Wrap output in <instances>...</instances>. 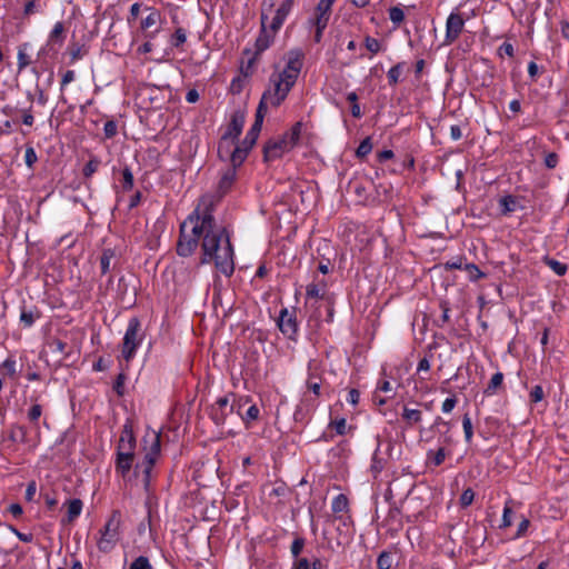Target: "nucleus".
I'll return each mask as SVG.
<instances>
[{"mask_svg": "<svg viewBox=\"0 0 569 569\" xmlns=\"http://www.w3.org/2000/svg\"><path fill=\"white\" fill-rule=\"evenodd\" d=\"M200 246L202 264H214L226 277L234 270L233 249L226 228L217 223L203 200L182 222L177 252L181 257L191 256Z\"/></svg>", "mask_w": 569, "mask_h": 569, "instance_id": "f257e3e1", "label": "nucleus"}, {"mask_svg": "<svg viewBox=\"0 0 569 569\" xmlns=\"http://www.w3.org/2000/svg\"><path fill=\"white\" fill-rule=\"evenodd\" d=\"M136 440L132 430L126 426L120 435L116 470L126 481L141 485L149 490L151 470L160 455V433L148 429L142 438V460L136 461Z\"/></svg>", "mask_w": 569, "mask_h": 569, "instance_id": "f03ea898", "label": "nucleus"}, {"mask_svg": "<svg viewBox=\"0 0 569 569\" xmlns=\"http://www.w3.org/2000/svg\"><path fill=\"white\" fill-rule=\"evenodd\" d=\"M301 68V52L290 51L286 57L284 67L271 74L257 109L254 131L262 127L263 118L269 109L279 107L286 100L300 74Z\"/></svg>", "mask_w": 569, "mask_h": 569, "instance_id": "7ed1b4c3", "label": "nucleus"}, {"mask_svg": "<svg viewBox=\"0 0 569 569\" xmlns=\"http://www.w3.org/2000/svg\"><path fill=\"white\" fill-rule=\"evenodd\" d=\"M293 0H263L261 12L262 30L257 39L258 51H263L273 41L274 34L292 8Z\"/></svg>", "mask_w": 569, "mask_h": 569, "instance_id": "20e7f679", "label": "nucleus"}, {"mask_svg": "<svg viewBox=\"0 0 569 569\" xmlns=\"http://www.w3.org/2000/svg\"><path fill=\"white\" fill-rule=\"evenodd\" d=\"M261 128L254 131V124L246 134V138L241 143H237V140L229 139L222 136L219 147L218 154L222 160L230 161L231 166L239 167L244 161L249 150L256 143Z\"/></svg>", "mask_w": 569, "mask_h": 569, "instance_id": "39448f33", "label": "nucleus"}, {"mask_svg": "<svg viewBox=\"0 0 569 569\" xmlns=\"http://www.w3.org/2000/svg\"><path fill=\"white\" fill-rule=\"evenodd\" d=\"M121 515L114 511L100 530L97 540L98 549L102 552L111 551L120 540Z\"/></svg>", "mask_w": 569, "mask_h": 569, "instance_id": "423d86ee", "label": "nucleus"}, {"mask_svg": "<svg viewBox=\"0 0 569 569\" xmlns=\"http://www.w3.org/2000/svg\"><path fill=\"white\" fill-rule=\"evenodd\" d=\"M300 127V123H297L290 133L280 139L269 141L264 147V159L271 161L288 152L299 138Z\"/></svg>", "mask_w": 569, "mask_h": 569, "instance_id": "0eeeda50", "label": "nucleus"}, {"mask_svg": "<svg viewBox=\"0 0 569 569\" xmlns=\"http://www.w3.org/2000/svg\"><path fill=\"white\" fill-rule=\"evenodd\" d=\"M142 339L139 320L137 318L130 319L123 337L121 352L126 361H130L134 357L137 349L142 343Z\"/></svg>", "mask_w": 569, "mask_h": 569, "instance_id": "6e6552de", "label": "nucleus"}, {"mask_svg": "<svg viewBox=\"0 0 569 569\" xmlns=\"http://www.w3.org/2000/svg\"><path fill=\"white\" fill-rule=\"evenodd\" d=\"M251 402L249 397H241L237 401L230 405L229 397L219 398L213 407V419L217 423L223 422V416L228 412H232L234 409L238 415H241V410L246 405Z\"/></svg>", "mask_w": 569, "mask_h": 569, "instance_id": "1a4fd4ad", "label": "nucleus"}, {"mask_svg": "<svg viewBox=\"0 0 569 569\" xmlns=\"http://www.w3.org/2000/svg\"><path fill=\"white\" fill-rule=\"evenodd\" d=\"M465 18L458 11H452L446 21V36L445 43L451 44L453 43L462 32L465 28Z\"/></svg>", "mask_w": 569, "mask_h": 569, "instance_id": "9d476101", "label": "nucleus"}, {"mask_svg": "<svg viewBox=\"0 0 569 569\" xmlns=\"http://www.w3.org/2000/svg\"><path fill=\"white\" fill-rule=\"evenodd\" d=\"M397 393V386L390 380L382 378L377 382L372 401L377 406H383L388 400L392 399Z\"/></svg>", "mask_w": 569, "mask_h": 569, "instance_id": "9b49d317", "label": "nucleus"}, {"mask_svg": "<svg viewBox=\"0 0 569 569\" xmlns=\"http://www.w3.org/2000/svg\"><path fill=\"white\" fill-rule=\"evenodd\" d=\"M278 327L284 336L293 339L298 330L295 312L288 309H282L278 319Z\"/></svg>", "mask_w": 569, "mask_h": 569, "instance_id": "f8f14e48", "label": "nucleus"}, {"mask_svg": "<svg viewBox=\"0 0 569 569\" xmlns=\"http://www.w3.org/2000/svg\"><path fill=\"white\" fill-rule=\"evenodd\" d=\"M335 0H320L316 9V38L320 39L322 30L327 27L329 21V12Z\"/></svg>", "mask_w": 569, "mask_h": 569, "instance_id": "ddd939ff", "label": "nucleus"}, {"mask_svg": "<svg viewBox=\"0 0 569 569\" xmlns=\"http://www.w3.org/2000/svg\"><path fill=\"white\" fill-rule=\"evenodd\" d=\"M243 126L244 116L242 113H234L223 137L237 140L243 129Z\"/></svg>", "mask_w": 569, "mask_h": 569, "instance_id": "4468645a", "label": "nucleus"}, {"mask_svg": "<svg viewBox=\"0 0 569 569\" xmlns=\"http://www.w3.org/2000/svg\"><path fill=\"white\" fill-rule=\"evenodd\" d=\"M63 31H64V28H63V24L62 22H57L54 26H53V29L51 30L49 37H48V44L50 46H54V44H59L61 46L63 43Z\"/></svg>", "mask_w": 569, "mask_h": 569, "instance_id": "2eb2a0df", "label": "nucleus"}, {"mask_svg": "<svg viewBox=\"0 0 569 569\" xmlns=\"http://www.w3.org/2000/svg\"><path fill=\"white\" fill-rule=\"evenodd\" d=\"M236 168L237 167L231 166L223 172V174L220 179V182H219V189L222 192H226L231 187V184L236 178Z\"/></svg>", "mask_w": 569, "mask_h": 569, "instance_id": "dca6fc26", "label": "nucleus"}, {"mask_svg": "<svg viewBox=\"0 0 569 569\" xmlns=\"http://www.w3.org/2000/svg\"><path fill=\"white\" fill-rule=\"evenodd\" d=\"M542 262L549 267L557 276H563L567 272V266L553 258L545 256Z\"/></svg>", "mask_w": 569, "mask_h": 569, "instance_id": "f3484780", "label": "nucleus"}, {"mask_svg": "<svg viewBox=\"0 0 569 569\" xmlns=\"http://www.w3.org/2000/svg\"><path fill=\"white\" fill-rule=\"evenodd\" d=\"M402 418L407 421L409 426H412L421 421L422 413L418 409L405 407L402 411Z\"/></svg>", "mask_w": 569, "mask_h": 569, "instance_id": "a211bd4d", "label": "nucleus"}, {"mask_svg": "<svg viewBox=\"0 0 569 569\" xmlns=\"http://www.w3.org/2000/svg\"><path fill=\"white\" fill-rule=\"evenodd\" d=\"M68 521H73L82 511V501L80 499H72L68 501Z\"/></svg>", "mask_w": 569, "mask_h": 569, "instance_id": "6ab92c4d", "label": "nucleus"}, {"mask_svg": "<svg viewBox=\"0 0 569 569\" xmlns=\"http://www.w3.org/2000/svg\"><path fill=\"white\" fill-rule=\"evenodd\" d=\"M503 381V375L501 372L495 373L489 383L488 387L485 390V393L488 396L495 395L497 390L502 386Z\"/></svg>", "mask_w": 569, "mask_h": 569, "instance_id": "aec40b11", "label": "nucleus"}, {"mask_svg": "<svg viewBox=\"0 0 569 569\" xmlns=\"http://www.w3.org/2000/svg\"><path fill=\"white\" fill-rule=\"evenodd\" d=\"M27 49H28V43H24V44L20 46L19 49H18L17 58H18V69H19V71H22L31 62L30 56L27 53Z\"/></svg>", "mask_w": 569, "mask_h": 569, "instance_id": "412c9836", "label": "nucleus"}, {"mask_svg": "<svg viewBox=\"0 0 569 569\" xmlns=\"http://www.w3.org/2000/svg\"><path fill=\"white\" fill-rule=\"evenodd\" d=\"M160 13L156 10H151L149 14L141 21V29L148 30L149 28L158 26L160 22Z\"/></svg>", "mask_w": 569, "mask_h": 569, "instance_id": "4be33fe9", "label": "nucleus"}, {"mask_svg": "<svg viewBox=\"0 0 569 569\" xmlns=\"http://www.w3.org/2000/svg\"><path fill=\"white\" fill-rule=\"evenodd\" d=\"M260 410L256 405H250L244 413L241 412V419L243 422L249 426L252 421H256L259 418Z\"/></svg>", "mask_w": 569, "mask_h": 569, "instance_id": "5701e85b", "label": "nucleus"}, {"mask_svg": "<svg viewBox=\"0 0 569 569\" xmlns=\"http://www.w3.org/2000/svg\"><path fill=\"white\" fill-rule=\"evenodd\" d=\"M113 257L114 253L111 249H107L102 252L100 258V268L103 274L110 271V264Z\"/></svg>", "mask_w": 569, "mask_h": 569, "instance_id": "b1692460", "label": "nucleus"}, {"mask_svg": "<svg viewBox=\"0 0 569 569\" xmlns=\"http://www.w3.org/2000/svg\"><path fill=\"white\" fill-rule=\"evenodd\" d=\"M543 154V164L548 169H555L559 162V156L556 152H548L547 150H542Z\"/></svg>", "mask_w": 569, "mask_h": 569, "instance_id": "393cba45", "label": "nucleus"}, {"mask_svg": "<svg viewBox=\"0 0 569 569\" xmlns=\"http://www.w3.org/2000/svg\"><path fill=\"white\" fill-rule=\"evenodd\" d=\"M372 150V143H371V140L370 138H366L365 140H362L359 144V147L357 148V156L359 158H362V157H366L367 154H369Z\"/></svg>", "mask_w": 569, "mask_h": 569, "instance_id": "a878e982", "label": "nucleus"}, {"mask_svg": "<svg viewBox=\"0 0 569 569\" xmlns=\"http://www.w3.org/2000/svg\"><path fill=\"white\" fill-rule=\"evenodd\" d=\"M389 18L391 20L392 23L395 24H399L403 21L405 19V12L401 8L399 7H392L390 8L389 10Z\"/></svg>", "mask_w": 569, "mask_h": 569, "instance_id": "bb28decb", "label": "nucleus"}, {"mask_svg": "<svg viewBox=\"0 0 569 569\" xmlns=\"http://www.w3.org/2000/svg\"><path fill=\"white\" fill-rule=\"evenodd\" d=\"M499 203H500L501 211L505 213L511 212L516 209V201L510 196L501 198Z\"/></svg>", "mask_w": 569, "mask_h": 569, "instance_id": "cd10ccee", "label": "nucleus"}, {"mask_svg": "<svg viewBox=\"0 0 569 569\" xmlns=\"http://www.w3.org/2000/svg\"><path fill=\"white\" fill-rule=\"evenodd\" d=\"M428 459H430L435 466H440L446 459L445 449L440 448L436 452L429 451Z\"/></svg>", "mask_w": 569, "mask_h": 569, "instance_id": "c85d7f7f", "label": "nucleus"}, {"mask_svg": "<svg viewBox=\"0 0 569 569\" xmlns=\"http://www.w3.org/2000/svg\"><path fill=\"white\" fill-rule=\"evenodd\" d=\"M377 566L379 569H390L392 566V557L390 553L382 552L377 560Z\"/></svg>", "mask_w": 569, "mask_h": 569, "instance_id": "c756f323", "label": "nucleus"}, {"mask_svg": "<svg viewBox=\"0 0 569 569\" xmlns=\"http://www.w3.org/2000/svg\"><path fill=\"white\" fill-rule=\"evenodd\" d=\"M347 498L342 495H339L332 501V510L335 512H342L347 509Z\"/></svg>", "mask_w": 569, "mask_h": 569, "instance_id": "7c9ffc66", "label": "nucleus"}, {"mask_svg": "<svg viewBox=\"0 0 569 569\" xmlns=\"http://www.w3.org/2000/svg\"><path fill=\"white\" fill-rule=\"evenodd\" d=\"M473 499L475 492L472 491V489L468 488L461 493L459 501L461 507L466 508L472 503Z\"/></svg>", "mask_w": 569, "mask_h": 569, "instance_id": "2f4dec72", "label": "nucleus"}, {"mask_svg": "<svg viewBox=\"0 0 569 569\" xmlns=\"http://www.w3.org/2000/svg\"><path fill=\"white\" fill-rule=\"evenodd\" d=\"M365 46L372 53H378L381 50L380 41L371 37L366 38Z\"/></svg>", "mask_w": 569, "mask_h": 569, "instance_id": "473e14b6", "label": "nucleus"}, {"mask_svg": "<svg viewBox=\"0 0 569 569\" xmlns=\"http://www.w3.org/2000/svg\"><path fill=\"white\" fill-rule=\"evenodd\" d=\"M42 415V407L38 403L32 405L28 411V419L31 422H37Z\"/></svg>", "mask_w": 569, "mask_h": 569, "instance_id": "72a5a7b5", "label": "nucleus"}, {"mask_svg": "<svg viewBox=\"0 0 569 569\" xmlns=\"http://www.w3.org/2000/svg\"><path fill=\"white\" fill-rule=\"evenodd\" d=\"M38 160V157H37V153L34 151V149L32 147H28L26 149V153H24V161H26V164L29 167V168H32L33 164L37 162Z\"/></svg>", "mask_w": 569, "mask_h": 569, "instance_id": "f704fd0d", "label": "nucleus"}, {"mask_svg": "<svg viewBox=\"0 0 569 569\" xmlns=\"http://www.w3.org/2000/svg\"><path fill=\"white\" fill-rule=\"evenodd\" d=\"M1 368L10 377H13L16 375V361L11 358L6 359L2 362Z\"/></svg>", "mask_w": 569, "mask_h": 569, "instance_id": "c9c22d12", "label": "nucleus"}, {"mask_svg": "<svg viewBox=\"0 0 569 569\" xmlns=\"http://www.w3.org/2000/svg\"><path fill=\"white\" fill-rule=\"evenodd\" d=\"M401 76V67L399 64L392 67L388 71L389 82L396 84Z\"/></svg>", "mask_w": 569, "mask_h": 569, "instance_id": "e433bc0d", "label": "nucleus"}, {"mask_svg": "<svg viewBox=\"0 0 569 569\" xmlns=\"http://www.w3.org/2000/svg\"><path fill=\"white\" fill-rule=\"evenodd\" d=\"M330 426L335 428L338 435H345L347 431V421L345 418L331 421Z\"/></svg>", "mask_w": 569, "mask_h": 569, "instance_id": "4c0bfd02", "label": "nucleus"}, {"mask_svg": "<svg viewBox=\"0 0 569 569\" xmlns=\"http://www.w3.org/2000/svg\"><path fill=\"white\" fill-rule=\"evenodd\" d=\"M130 569H152L149 560L146 557L137 558Z\"/></svg>", "mask_w": 569, "mask_h": 569, "instance_id": "58836bf2", "label": "nucleus"}, {"mask_svg": "<svg viewBox=\"0 0 569 569\" xmlns=\"http://www.w3.org/2000/svg\"><path fill=\"white\" fill-rule=\"evenodd\" d=\"M99 163L100 162L97 159L90 160L83 168L84 176L90 177L93 174L98 170Z\"/></svg>", "mask_w": 569, "mask_h": 569, "instance_id": "ea45409f", "label": "nucleus"}, {"mask_svg": "<svg viewBox=\"0 0 569 569\" xmlns=\"http://www.w3.org/2000/svg\"><path fill=\"white\" fill-rule=\"evenodd\" d=\"M466 269L468 271L469 278L471 280H477L483 276V273L479 270V268L475 264H467Z\"/></svg>", "mask_w": 569, "mask_h": 569, "instance_id": "a19ab883", "label": "nucleus"}, {"mask_svg": "<svg viewBox=\"0 0 569 569\" xmlns=\"http://www.w3.org/2000/svg\"><path fill=\"white\" fill-rule=\"evenodd\" d=\"M457 405V399L455 397L447 398L441 406V410L445 413H449L453 410Z\"/></svg>", "mask_w": 569, "mask_h": 569, "instance_id": "79ce46f5", "label": "nucleus"}, {"mask_svg": "<svg viewBox=\"0 0 569 569\" xmlns=\"http://www.w3.org/2000/svg\"><path fill=\"white\" fill-rule=\"evenodd\" d=\"M462 427L465 431L466 439L469 441L472 438V423L469 417H465L462 420Z\"/></svg>", "mask_w": 569, "mask_h": 569, "instance_id": "37998d69", "label": "nucleus"}, {"mask_svg": "<svg viewBox=\"0 0 569 569\" xmlns=\"http://www.w3.org/2000/svg\"><path fill=\"white\" fill-rule=\"evenodd\" d=\"M103 131L107 138H111L117 133V124L113 121L104 123Z\"/></svg>", "mask_w": 569, "mask_h": 569, "instance_id": "c03bdc74", "label": "nucleus"}, {"mask_svg": "<svg viewBox=\"0 0 569 569\" xmlns=\"http://www.w3.org/2000/svg\"><path fill=\"white\" fill-rule=\"evenodd\" d=\"M511 525V509L506 505L503 508L501 527H509Z\"/></svg>", "mask_w": 569, "mask_h": 569, "instance_id": "a18cd8bd", "label": "nucleus"}, {"mask_svg": "<svg viewBox=\"0 0 569 569\" xmlns=\"http://www.w3.org/2000/svg\"><path fill=\"white\" fill-rule=\"evenodd\" d=\"M306 293H307L308 298H320L321 297V291L316 284H309L307 287Z\"/></svg>", "mask_w": 569, "mask_h": 569, "instance_id": "49530a36", "label": "nucleus"}, {"mask_svg": "<svg viewBox=\"0 0 569 569\" xmlns=\"http://www.w3.org/2000/svg\"><path fill=\"white\" fill-rule=\"evenodd\" d=\"M359 399H360V393L357 389H351L348 393V398H347V401L352 405V406H356L358 402H359Z\"/></svg>", "mask_w": 569, "mask_h": 569, "instance_id": "de8ad7c7", "label": "nucleus"}, {"mask_svg": "<svg viewBox=\"0 0 569 569\" xmlns=\"http://www.w3.org/2000/svg\"><path fill=\"white\" fill-rule=\"evenodd\" d=\"M37 11H38V6H37L36 1L31 0L26 3L24 9H23V14L30 16Z\"/></svg>", "mask_w": 569, "mask_h": 569, "instance_id": "09e8293b", "label": "nucleus"}, {"mask_svg": "<svg viewBox=\"0 0 569 569\" xmlns=\"http://www.w3.org/2000/svg\"><path fill=\"white\" fill-rule=\"evenodd\" d=\"M186 40H187L186 32L182 29H178L174 32V46H180L183 42H186Z\"/></svg>", "mask_w": 569, "mask_h": 569, "instance_id": "8fccbe9b", "label": "nucleus"}, {"mask_svg": "<svg viewBox=\"0 0 569 569\" xmlns=\"http://www.w3.org/2000/svg\"><path fill=\"white\" fill-rule=\"evenodd\" d=\"M76 78V73L73 70H68L67 72H64L63 77H62V81H61V87H66L67 84H69L70 82H72Z\"/></svg>", "mask_w": 569, "mask_h": 569, "instance_id": "3c124183", "label": "nucleus"}, {"mask_svg": "<svg viewBox=\"0 0 569 569\" xmlns=\"http://www.w3.org/2000/svg\"><path fill=\"white\" fill-rule=\"evenodd\" d=\"M21 322H23L26 326L30 327L34 322L33 315L31 312L23 311L20 316Z\"/></svg>", "mask_w": 569, "mask_h": 569, "instance_id": "603ef678", "label": "nucleus"}, {"mask_svg": "<svg viewBox=\"0 0 569 569\" xmlns=\"http://www.w3.org/2000/svg\"><path fill=\"white\" fill-rule=\"evenodd\" d=\"M303 548V541L300 540V539H296L293 542H292V546H291V552L295 557H297L301 550Z\"/></svg>", "mask_w": 569, "mask_h": 569, "instance_id": "864d4df0", "label": "nucleus"}, {"mask_svg": "<svg viewBox=\"0 0 569 569\" xmlns=\"http://www.w3.org/2000/svg\"><path fill=\"white\" fill-rule=\"evenodd\" d=\"M293 569H310V562L306 558L297 559Z\"/></svg>", "mask_w": 569, "mask_h": 569, "instance_id": "5fc2aeb1", "label": "nucleus"}, {"mask_svg": "<svg viewBox=\"0 0 569 569\" xmlns=\"http://www.w3.org/2000/svg\"><path fill=\"white\" fill-rule=\"evenodd\" d=\"M430 362L427 358H423L419 361L418 363V367H417V371L418 372H421V371H429L430 370Z\"/></svg>", "mask_w": 569, "mask_h": 569, "instance_id": "6e6d98bb", "label": "nucleus"}, {"mask_svg": "<svg viewBox=\"0 0 569 569\" xmlns=\"http://www.w3.org/2000/svg\"><path fill=\"white\" fill-rule=\"evenodd\" d=\"M198 99H199V93L197 92V90H189L187 92L186 100L189 103H194L198 101Z\"/></svg>", "mask_w": 569, "mask_h": 569, "instance_id": "4d7b16f0", "label": "nucleus"}, {"mask_svg": "<svg viewBox=\"0 0 569 569\" xmlns=\"http://www.w3.org/2000/svg\"><path fill=\"white\" fill-rule=\"evenodd\" d=\"M450 133H451V138L453 140H458V139L461 138V130H460V128L458 126H452L450 128Z\"/></svg>", "mask_w": 569, "mask_h": 569, "instance_id": "13d9d810", "label": "nucleus"}, {"mask_svg": "<svg viewBox=\"0 0 569 569\" xmlns=\"http://www.w3.org/2000/svg\"><path fill=\"white\" fill-rule=\"evenodd\" d=\"M151 50H152V44H151V42H150V41L144 42V43H143V44H141V46L139 47V49H138V51H139L140 53H143V54L149 53Z\"/></svg>", "mask_w": 569, "mask_h": 569, "instance_id": "bf43d9fd", "label": "nucleus"}, {"mask_svg": "<svg viewBox=\"0 0 569 569\" xmlns=\"http://www.w3.org/2000/svg\"><path fill=\"white\" fill-rule=\"evenodd\" d=\"M33 120H34L33 116L30 112H24L23 118H22V122L26 126H32Z\"/></svg>", "mask_w": 569, "mask_h": 569, "instance_id": "052dcab7", "label": "nucleus"}, {"mask_svg": "<svg viewBox=\"0 0 569 569\" xmlns=\"http://www.w3.org/2000/svg\"><path fill=\"white\" fill-rule=\"evenodd\" d=\"M34 493H36V483L32 482V483H30L28 486L27 491H26V496H27L28 499H32Z\"/></svg>", "mask_w": 569, "mask_h": 569, "instance_id": "680f3d73", "label": "nucleus"}, {"mask_svg": "<svg viewBox=\"0 0 569 569\" xmlns=\"http://www.w3.org/2000/svg\"><path fill=\"white\" fill-rule=\"evenodd\" d=\"M308 387H309V389L315 395H319V392H320V383H318V382H308Z\"/></svg>", "mask_w": 569, "mask_h": 569, "instance_id": "e2e57ef3", "label": "nucleus"}, {"mask_svg": "<svg viewBox=\"0 0 569 569\" xmlns=\"http://www.w3.org/2000/svg\"><path fill=\"white\" fill-rule=\"evenodd\" d=\"M140 12V4L139 3H133L130 8V13L133 18H137L138 14Z\"/></svg>", "mask_w": 569, "mask_h": 569, "instance_id": "0e129e2a", "label": "nucleus"}, {"mask_svg": "<svg viewBox=\"0 0 569 569\" xmlns=\"http://www.w3.org/2000/svg\"><path fill=\"white\" fill-rule=\"evenodd\" d=\"M561 33L562 36L569 40V23L568 22H563L561 24Z\"/></svg>", "mask_w": 569, "mask_h": 569, "instance_id": "69168bd1", "label": "nucleus"}, {"mask_svg": "<svg viewBox=\"0 0 569 569\" xmlns=\"http://www.w3.org/2000/svg\"><path fill=\"white\" fill-rule=\"evenodd\" d=\"M10 511L14 515V516H19L22 513V508L19 506V505H11L10 506Z\"/></svg>", "mask_w": 569, "mask_h": 569, "instance_id": "338daca9", "label": "nucleus"}, {"mask_svg": "<svg viewBox=\"0 0 569 569\" xmlns=\"http://www.w3.org/2000/svg\"><path fill=\"white\" fill-rule=\"evenodd\" d=\"M310 569H323V566L319 559H316L310 566Z\"/></svg>", "mask_w": 569, "mask_h": 569, "instance_id": "774afa93", "label": "nucleus"}]
</instances>
